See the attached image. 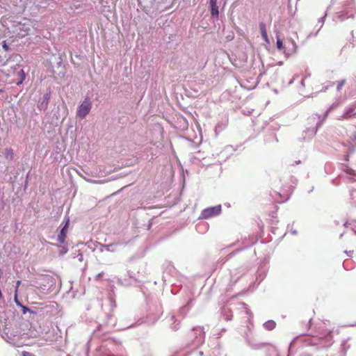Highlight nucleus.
I'll return each instance as SVG.
<instances>
[{
  "label": "nucleus",
  "instance_id": "10",
  "mask_svg": "<svg viewBox=\"0 0 356 356\" xmlns=\"http://www.w3.org/2000/svg\"><path fill=\"white\" fill-rule=\"evenodd\" d=\"M19 74L21 76V79L17 83V86L22 84L26 78V75H25L24 71L23 70H21L19 72Z\"/></svg>",
  "mask_w": 356,
  "mask_h": 356
},
{
  "label": "nucleus",
  "instance_id": "13",
  "mask_svg": "<svg viewBox=\"0 0 356 356\" xmlns=\"http://www.w3.org/2000/svg\"><path fill=\"white\" fill-rule=\"evenodd\" d=\"M2 47H3V49L6 51H8L9 50V47H8V45L6 44V41H3V42Z\"/></svg>",
  "mask_w": 356,
  "mask_h": 356
},
{
  "label": "nucleus",
  "instance_id": "2",
  "mask_svg": "<svg viewBox=\"0 0 356 356\" xmlns=\"http://www.w3.org/2000/svg\"><path fill=\"white\" fill-rule=\"evenodd\" d=\"M91 108L92 104L90 99L88 98L85 99L78 108L76 113L77 116L81 119L85 118L86 116L89 113Z\"/></svg>",
  "mask_w": 356,
  "mask_h": 356
},
{
  "label": "nucleus",
  "instance_id": "12",
  "mask_svg": "<svg viewBox=\"0 0 356 356\" xmlns=\"http://www.w3.org/2000/svg\"><path fill=\"white\" fill-rule=\"evenodd\" d=\"M277 47L280 50H284L283 44L280 39H277Z\"/></svg>",
  "mask_w": 356,
  "mask_h": 356
},
{
  "label": "nucleus",
  "instance_id": "8",
  "mask_svg": "<svg viewBox=\"0 0 356 356\" xmlns=\"http://www.w3.org/2000/svg\"><path fill=\"white\" fill-rule=\"evenodd\" d=\"M5 157L6 159L11 160L13 158V152L11 148H6L5 149Z\"/></svg>",
  "mask_w": 356,
  "mask_h": 356
},
{
  "label": "nucleus",
  "instance_id": "11",
  "mask_svg": "<svg viewBox=\"0 0 356 356\" xmlns=\"http://www.w3.org/2000/svg\"><path fill=\"white\" fill-rule=\"evenodd\" d=\"M345 83H346L345 80L338 81L337 87V90H339V91L341 90L342 87L344 86Z\"/></svg>",
  "mask_w": 356,
  "mask_h": 356
},
{
  "label": "nucleus",
  "instance_id": "16",
  "mask_svg": "<svg viewBox=\"0 0 356 356\" xmlns=\"http://www.w3.org/2000/svg\"><path fill=\"white\" fill-rule=\"evenodd\" d=\"M22 356H34V355L29 352L24 351L22 353Z\"/></svg>",
  "mask_w": 356,
  "mask_h": 356
},
{
  "label": "nucleus",
  "instance_id": "14",
  "mask_svg": "<svg viewBox=\"0 0 356 356\" xmlns=\"http://www.w3.org/2000/svg\"><path fill=\"white\" fill-rule=\"evenodd\" d=\"M15 302L18 306H22V304L19 302L17 299V292H15Z\"/></svg>",
  "mask_w": 356,
  "mask_h": 356
},
{
  "label": "nucleus",
  "instance_id": "9",
  "mask_svg": "<svg viewBox=\"0 0 356 356\" xmlns=\"http://www.w3.org/2000/svg\"><path fill=\"white\" fill-rule=\"evenodd\" d=\"M353 112V108L348 109V111H346L343 114V115L341 116V118H342L343 119H348L349 118H350V117H351Z\"/></svg>",
  "mask_w": 356,
  "mask_h": 356
},
{
  "label": "nucleus",
  "instance_id": "4",
  "mask_svg": "<svg viewBox=\"0 0 356 356\" xmlns=\"http://www.w3.org/2000/svg\"><path fill=\"white\" fill-rule=\"evenodd\" d=\"M69 225H70V220L66 219L65 225L61 229L60 234L58 236V241L61 244H63L65 242Z\"/></svg>",
  "mask_w": 356,
  "mask_h": 356
},
{
  "label": "nucleus",
  "instance_id": "5",
  "mask_svg": "<svg viewBox=\"0 0 356 356\" xmlns=\"http://www.w3.org/2000/svg\"><path fill=\"white\" fill-rule=\"evenodd\" d=\"M218 0H210L209 7L211 10V15L213 17H218L219 15L218 6H217Z\"/></svg>",
  "mask_w": 356,
  "mask_h": 356
},
{
  "label": "nucleus",
  "instance_id": "7",
  "mask_svg": "<svg viewBox=\"0 0 356 356\" xmlns=\"http://www.w3.org/2000/svg\"><path fill=\"white\" fill-rule=\"evenodd\" d=\"M264 326L266 330H272L275 327L276 323L274 321H268L264 324Z\"/></svg>",
  "mask_w": 356,
  "mask_h": 356
},
{
  "label": "nucleus",
  "instance_id": "15",
  "mask_svg": "<svg viewBox=\"0 0 356 356\" xmlns=\"http://www.w3.org/2000/svg\"><path fill=\"white\" fill-rule=\"evenodd\" d=\"M21 284V281L20 280H18L16 283V287H15V292H18V289H19V286Z\"/></svg>",
  "mask_w": 356,
  "mask_h": 356
},
{
  "label": "nucleus",
  "instance_id": "17",
  "mask_svg": "<svg viewBox=\"0 0 356 356\" xmlns=\"http://www.w3.org/2000/svg\"><path fill=\"white\" fill-rule=\"evenodd\" d=\"M23 309V314H26L27 311H29V309L25 306H21Z\"/></svg>",
  "mask_w": 356,
  "mask_h": 356
},
{
  "label": "nucleus",
  "instance_id": "6",
  "mask_svg": "<svg viewBox=\"0 0 356 356\" xmlns=\"http://www.w3.org/2000/svg\"><path fill=\"white\" fill-rule=\"evenodd\" d=\"M259 29L264 40L265 41H268V35L266 32V25L264 22H261L259 24Z\"/></svg>",
  "mask_w": 356,
  "mask_h": 356
},
{
  "label": "nucleus",
  "instance_id": "3",
  "mask_svg": "<svg viewBox=\"0 0 356 356\" xmlns=\"http://www.w3.org/2000/svg\"><path fill=\"white\" fill-rule=\"evenodd\" d=\"M221 212V206H216L212 207H209L204 209L201 213V217L202 218L207 219L213 216H218Z\"/></svg>",
  "mask_w": 356,
  "mask_h": 356
},
{
  "label": "nucleus",
  "instance_id": "1",
  "mask_svg": "<svg viewBox=\"0 0 356 356\" xmlns=\"http://www.w3.org/2000/svg\"><path fill=\"white\" fill-rule=\"evenodd\" d=\"M24 20V22H15L13 24V33L19 38L26 36L31 30V19H25Z\"/></svg>",
  "mask_w": 356,
  "mask_h": 356
}]
</instances>
